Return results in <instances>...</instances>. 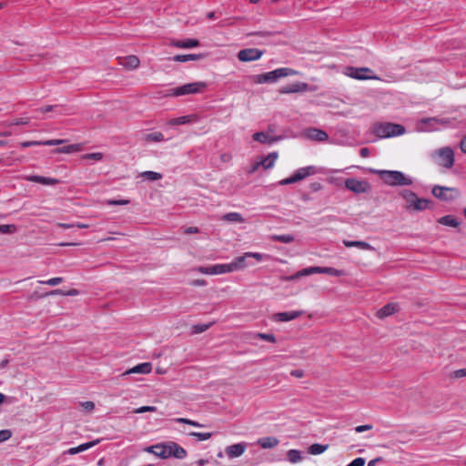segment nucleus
<instances>
[{"label":"nucleus","mask_w":466,"mask_h":466,"mask_svg":"<svg viewBox=\"0 0 466 466\" xmlns=\"http://www.w3.org/2000/svg\"><path fill=\"white\" fill-rule=\"evenodd\" d=\"M152 370V364L150 362L140 363L122 373V376L130 374H148Z\"/></svg>","instance_id":"20"},{"label":"nucleus","mask_w":466,"mask_h":466,"mask_svg":"<svg viewBox=\"0 0 466 466\" xmlns=\"http://www.w3.org/2000/svg\"><path fill=\"white\" fill-rule=\"evenodd\" d=\"M64 142H65V140H63V139H51V140L43 141L42 144L45 146H56V145H61Z\"/></svg>","instance_id":"54"},{"label":"nucleus","mask_w":466,"mask_h":466,"mask_svg":"<svg viewBox=\"0 0 466 466\" xmlns=\"http://www.w3.org/2000/svg\"><path fill=\"white\" fill-rule=\"evenodd\" d=\"M248 252H245L242 256L237 257L230 263H228L229 273L234 271L243 270L248 266H253V263L248 261L249 257H247Z\"/></svg>","instance_id":"12"},{"label":"nucleus","mask_w":466,"mask_h":466,"mask_svg":"<svg viewBox=\"0 0 466 466\" xmlns=\"http://www.w3.org/2000/svg\"><path fill=\"white\" fill-rule=\"evenodd\" d=\"M370 172L377 174L382 181L391 187L410 186L413 184L411 177L407 176L401 171L398 170H380L370 168Z\"/></svg>","instance_id":"1"},{"label":"nucleus","mask_w":466,"mask_h":466,"mask_svg":"<svg viewBox=\"0 0 466 466\" xmlns=\"http://www.w3.org/2000/svg\"><path fill=\"white\" fill-rule=\"evenodd\" d=\"M25 179L27 181L40 183V184L46 185V186H54V185H56L59 183V180L56 178L46 177L37 176V175H32V176L25 177Z\"/></svg>","instance_id":"23"},{"label":"nucleus","mask_w":466,"mask_h":466,"mask_svg":"<svg viewBox=\"0 0 466 466\" xmlns=\"http://www.w3.org/2000/svg\"><path fill=\"white\" fill-rule=\"evenodd\" d=\"M371 429H372V425L371 424H365V425L357 426L355 428V431L360 433V432H363L365 431H370Z\"/></svg>","instance_id":"56"},{"label":"nucleus","mask_w":466,"mask_h":466,"mask_svg":"<svg viewBox=\"0 0 466 466\" xmlns=\"http://www.w3.org/2000/svg\"><path fill=\"white\" fill-rule=\"evenodd\" d=\"M399 195L405 200V209L409 212H421L429 208L431 201L427 198H420L410 189H402Z\"/></svg>","instance_id":"2"},{"label":"nucleus","mask_w":466,"mask_h":466,"mask_svg":"<svg viewBox=\"0 0 466 466\" xmlns=\"http://www.w3.org/2000/svg\"><path fill=\"white\" fill-rule=\"evenodd\" d=\"M263 52L257 48H247L240 50L238 54V58L242 62H250L259 59Z\"/></svg>","instance_id":"13"},{"label":"nucleus","mask_w":466,"mask_h":466,"mask_svg":"<svg viewBox=\"0 0 466 466\" xmlns=\"http://www.w3.org/2000/svg\"><path fill=\"white\" fill-rule=\"evenodd\" d=\"M20 145L23 147H32V146H40L43 144L41 141H25V142H22Z\"/></svg>","instance_id":"57"},{"label":"nucleus","mask_w":466,"mask_h":466,"mask_svg":"<svg viewBox=\"0 0 466 466\" xmlns=\"http://www.w3.org/2000/svg\"><path fill=\"white\" fill-rule=\"evenodd\" d=\"M295 74V70L288 67H282L264 74L256 75L253 76V81L256 84L275 83L281 77L293 76Z\"/></svg>","instance_id":"4"},{"label":"nucleus","mask_w":466,"mask_h":466,"mask_svg":"<svg viewBox=\"0 0 466 466\" xmlns=\"http://www.w3.org/2000/svg\"><path fill=\"white\" fill-rule=\"evenodd\" d=\"M231 159H232V156L230 153H223L220 155V160L222 162L227 163V162H229Z\"/></svg>","instance_id":"60"},{"label":"nucleus","mask_w":466,"mask_h":466,"mask_svg":"<svg viewBox=\"0 0 466 466\" xmlns=\"http://www.w3.org/2000/svg\"><path fill=\"white\" fill-rule=\"evenodd\" d=\"M176 421L178 423L188 424V425H191V426L197 427V428L204 427L203 424H201L196 420H192L186 419V418H177V419H176Z\"/></svg>","instance_id":"43"},{"label":"nucleus","mask_w":466,"mask_h":466,"mask_svg":"<svg viewBox=\"0 0 466 466\" xmlns=\"http://www.w3.org/2000/svg\"><path fill=\"white\" fill-rule=\"evenodd\" d=\"M58 106H46L45 107H41V108H38L36 110V112H40V113H46V112H50L52 110H54L55 108H57Z\"/></svg>","instance_id":"59"},{"label":"nucleus","mask_w":466,"mask_h":466,"mask_svg":"<svg viewBox=\"0 0 466 466\" xmlns=\"http://www.w3.org/2000/svg\"><path fill=\"white\" fill-rule=\"evenodd\" d=\"M157 408L154 406H142L137 410H135V413H144L147 411H156Z\"/></svg>","instance_id":"52"},{"label":"nucleus","mask_w":466,"mask_h":466,"mask_svg":"<svg viewBox=\"0 0 466 466\" xmlns=\"http://www.w3.org/2000/svg\"><path fill=\"white\" fill-rule=\"evenodd\" d=\"M78 150H79L78 145H69L67 147L57 149L56 152L68 154V153H72V152L78 151Z\"/></svg>","instance_id":"45"},{"label":"nucleus","mask_w":466,"mask_h":466,"mask_svg":"<svg viewBox=\"0 0 466 466\" xmlns=\"http://www.w3.org/2000/svg\"><path fill=\"white\" fill-rule=\"evenodd\" d=\"M319 267H309V268H306L302 269V273L304 274V277L311 275V274H317V273L319 274Z\"/></svg>","instance_id":"51"},{"label":"nucleus","mask_w":466,"mask_h":466,"mask_svg":"<svg viewBox=\"0 0 466 466\" xmlns=\"http://www.w3.org/2000/svg\"><path fill=\"white\" fill-rule=\"evenodd\" d=\"M207 86V83L203 81L188 83L170 89L168 96H181L186 95L200 94L206 90Z\"/></svg>","instance_id":"6"},{"label":"nucleus","mask_w":466,"mask_h":466,"mask_svg":"<svg viewBox=\"0 0 466 466\" xmlns=\"http://www.w3.org/2000/svg\"><path fill=\"white\" fill-rule=\"evenodd\" d=\"M98 442H99V440H96V441H89V442H86V443L80 444V445H78L76 447H73V448L68 449L66 451V453L70 454V455L77 454L79 452L85 451L94 447Z\"/></svg>","instance_id":"25"},{"label":"nucleus","mask_w":466,"mask_h":466,"mask_svg":"<svg viewBox=\"0 0 466 466\" xmlns=\"http://www.w3.org/2000/svg\"><path fill=\"white\" fill-rule=\"evenodd\" d=\"M328 447H329L328 445L314 443L309 446V453L312 455H319V454H321L324 451H326Z\"/></svg>","instance_id":"38"},{"label":"nucleus","mask_w":466,"mask_h":466,"mask_svg":"<svg viewBox=\"0 0 466 466\" xmlns=\"http://www.w3.org/2000/svg\"><path fill=\"white\" fill-rule=\"evenodd\" d=\"M314 88H312L309 84L304 82H295L292 84H289L284 87H282L279 90L280 94H292V93H304L309 91H313Z\"/></svg>","instance_id":"11"},{"label":"nucleus","mask_w":466,"mask_h":466,"mask_svg":"<svg viewBox=\"0 0 466 466\" xmlns=\"http://www.w3.org/2000/svg\"><path fill=\"white\" fill-rule=\"evenodd\" d=\"M129 202L130 201L128 199H120V200L109 199L106 201V204L109 206H125V205L129 204Z\"/></svg>","instance_id":"48"},{"label":"nucleus","mask_w":466,"mask_h":466,"mask_svg":"<svg viewBox=\"0 0 466 466\" xmlns=\"http://www.w3.org/2000/svg\"><path fill=\"white\" fill-rule=\"evenodd\" d=\"M222 219L225 221H228V222H235V223H243L244 222L243 217L241 216V214H239L238 212L227 213L223 216Z\"/></svg>","instance_id":"34"},{"label":"nucleus","mask_w":466,"mask_h":466,"mask_svg":"<svg viewBox=\"0 0 466 466\" xmlns=\"http://www.w3.org/2000/svg\"><path fill=\"white\" fill-rule=\"evenodd\" d=\"M199 42L197 39H187V40H177L172 42V46L178 48H192L198 46Z\"/></svg>","instance_id":"29"},{"label":"nucleus","mask_w":466,"mask_h":466,"mask_svg":"<svg viewBox=\"0 0 466 466\" xmlns=\"http://www.w3.org/2000/svg\"><path fill=\"white\" fill-rule=\"evenodd\" d=\"M17 231V227L14 224H4L0 225V233L2 234H13Z\"/></svg>","instance_id":"40"},{"label":"nucleus","mask_w":466,"mask_h":466,"mask_svg":"<svg viewBox=\"0 0 466 466\" xmlns=\"http://www.w3.org/2000/svg\"><path fill=\"white\" fill-rule=\"evenodd\" d=\"M438 222L443 226L457 228L460 226V221L451 215H447L440 218Z\"/></svg>","instance_id":"31"},{"label":"nucleus","mask_w":466,"mask_h":466,"mask_svg":"<svg viewBox=\"0 0 466 466\" xmlns=\"http://www.w3.org/2000/svg\"><path fill=\"white\" fill-rule=\"evenodd\" d=\"M425 122L440 124L443 127L447 126L450 123V121L448 119L436 118V117L428 118L427 120H425Z\"/></svg>","instance_id":"49"},{"label":"nucleus","mask_w":466,"mask_h":466,"mask_svg":"<svg viewBox=\"0 0 466 466\" xmlns=\"http://www.w3.org/2000/svg\"><path fill=\"white\" fill-rule=\"evenodd\" d=\"M146 451L161 459L171 457L170 450L167 448V442L149 446L146 449Z\"/></svg>","instance_id":"15"},{"label":"nucleus","mask_w":466,"mask_h":466,"mask_svg":"<svg viewBox=\"0 0 466 466\" xmlns=\"http://www.w3.org/2000/svg\"><path fill=\"white\" fill-rule=\"evenodd\" d=\"M196 270L201 274L206 275H221L229 273V268L228 264H216L209 267H198Z\"/></svg>","instance_id":"10"},{"label":"nucleus","mask_w":466,"mask_h":466,"mask_svg":"<svg viewBox=\"0 0 466 466\" xmlns=\"http://www.w3.org/2000/svg\"><path fill=\"white\" fill-rule=\"evenodd\" d=\"M288 460L291 463H297L302 460L301 453L298 450H289L288 451Z\"/></svg>","instance_id":"39"},{"label":"nucleus","mask_w":466,"mask_h":466,"mask_svg":"<svg viewBox=\"0 0 466 466\" xmlns=\"http://www.w3.org/2000/svg\"><path fill=\"white\" fill-rule=\"evenodd\" d=\"M466 376V369H461L455 371V377L461 378Z\"/></svg>","instance_id":"63"},{"label":"nucleus","mask_w":466,"mask_h":466,"mask_svg":"<svg viewBox=\"0 0 466 466\" xmlns=\"http://www.w3.org/2000/svg\"><path fill=\"white\" fill-rule=\"evenodd\" d=\"M365 460L363 458H356L351 462H350L347 466H364Z\"/></svg>","instance_id":"55"},{"label":"nucleus","mask_w":466,"mask_h":466,"mask_svg":"<svg viewBox=\"0 0 466 466\" xmlns=\"http://www.w3.org/2000/svg\"><path fill=\"white\" fill-rule=\"evenodd\" d=\"M198 119L199 118H198V115H187V116L176 117V118H171L166 124L167 126L186 125V124L196 123L198 121Z\"/></svg>","instance_id":"21"},{"label":"nucleus","mask_w":466,"mask_h":466,"mask_svg":"<svg viewBox=\"0 0 466 466\" xmlns=\"http://www.w3.org/2000/svg\"><path fill=\"white\" fill-rule=\"evenodd\" d=\"M396 311H397V305L389 303L378 310L377 316L380 319H383V318L392 315Z\"/></svg>","instance_id":"28"},{"label":"nucleus","mask_w":466,"mask_h":466,"mask_svg":"<svg viewBox=\"0 0 466 466\" xmlns=\"http://www.w3.org/2000/svg\"><path fill=\"white\" fill-rule=\"evenodd\" d=\"M141 177H143L148 180H151V181H156V180L162 178V175L160 173L155 172V171H145L141 174Z\"/></svg>","instance_id":"41"},{"label":"nucleus","mask_w":466,"mask_h":466,"mask_svg":"<svg viewBox=\"0 0 466 466\" xmlns=\"http://www.w3.org/2000/svg\"><path fill=\"white\" fill-rule=\"evenodd\" d=\"M199 229L197 227H188L184 229L185 234L198 233Z\"/></svg>","instance_id":"62"},{"label":"nucleus","mask_w":466,"mask_h":466,"mask_svg":"<svg viewBox=\"0 0 466 466\" xmlns=\"http://www.w3.org/2000/svg\"><path fill=\"white\" fill-rule=\"evenodd\" d=\"M319 274H328L330 276L340 277L344 276L345 272L341 269H337L329 267H319Z\"/></svg>","instance_id":"33"},{"label":"nucleus","mask_w":466,"mask_h":466,"mask_svg":"<svg viewBox=\"0 0 466 466\" xmlns=\"http://www.w3.org/2000/svg\"><path fill=\"white\" fill-rule=\"evenodd\" d=\"M461 149L466 154V136L461 141Z\"/></svg>","instance_id":"64"},{"label":"nucleus","mask_w":466,"mask_h":466,"mask_svg":"<svg viewBox=\"0 0 466 466\" xmlns=\"http://www.w3.org/2000/svg\"><path fill=\"white\" fill-rule=\"evenodd\" d=\"M247 450V444L244 442L236 443L230 446H228L225 450L227 456L229 459H234L240 457L244 454Z\"/></svg>","instance_id":"17"},{"label":"nucleus","mask_w":466,"mask_h":466,"mask_svg":"<svg viewBox=\"0 0 466 466\" xmlns=\"http://www.w3.org/2000/svg\"><path fill=\"white\" fill-rule=\"evenodd\" d=\"M305 137L310 140L325 142L329 139V135L319 128L310 127L305 130Z\"/></svg>","instance_id":"16"},{"label":"nucleus","mask_w":466,"mask_h":466,"mask_svg":"<svg viewBox=\"0 0 466 466\" xmlns=\"http://www.w3.org/2000/svg\"><path fill=\"white\" fill-rule=\"evenodd\" d=\"M303 314L302 310H292L287 312H279L273 316V319L276 321L287 322L293 320Z\"/></svg>","instance_id":"19"},{"label":"nucleus","mask_w":466,"mask_h":466,"mask_svg":"<svg viewBox=\"0 0 466 466\" xmlns=\"http://www.w3.org/2000/svg\"><path fill=\"white\" fill-rule=\"evenodd\" d=\"M118 64L127 70H134L139 66L140 61L136 56L117 57Z\"/></svg>","instance_id":"18"},{"label":"nucleus","mask_w":466,"mask_h":466,"mask_svg":"<svg viewBox=\"0 0 466 466\" xmlns=\"http://www.w3.org/2000/svg\"><path fill=\"white\" fill-rule=\"evenodd\" d=\"M279 155L277 152L269 153L266 157L261 158L260 163L265 169H268L274 167Z\"/></svg>","instance_id":"30"},{"label":"nucleus","mask_w":466,"mask_h":466,"mask_svg":"<svg viewBox=\"0 0 466 466\" xmlns=\"http://www.w3.org/2000/svg\"><path fill=\"white\" fill-rule=\"evenodd\" d=\"M247 257H249V258H255L258 262L262 261L264 258H268V255L258 252H248Z\"/></svg>","instance_id":"47"},{"label":"nucleus","mask_w":466,"mask_h":466,"mask_svg":"<svg viewBox=\"0 0 466 466\" xmlns=\"http://www.w3.org/2000/svg\"><path fill=\"white\" fill-rule=\"evenodd\" d=\"M279 443L276 437H263L258 440V444L263 449H272Z\"/></svg>","instance_id":"26"},{"label":"nucleus","mask_w":466,"mask_h":466,"mask_svg":"<svg viewBox=\"0 0 466 466\" xmlns=\"http://www.w3.org/2000/svg\"><path fill=\"white\" fill-rule=\"evenodd\" d=\"M62 281H63L62 278L56 277V278L49 279L47 280H40L39 283L46 284L48 286H56L58 284H60Z\"/></svg>","instance_id":"46"},{"label":"nucleus","mask_w":466,"mask_h":466,"mask_svg":"<svg viewBox=\"0 0 466 466\" xmlns=\"http://www.w3.org/2000/svg\"><path fill=\"white\" fill-rule=\"evenodd\" d=\"M29 123V118H18L15 119L10 123H8V126H19V125H27Z\"/></svg>","instance_id":"53"},{"label":"nucleus","mask_w":466,"mask_h":466,"mask_svg":"<svg viewBox=\"0 0 466 466\" xmlns=\"http://www.w3.org/2000/svg\"><path fill=\"white\" fill-rule=\"evenodd\" d=\"M82 407L86 410H93L95 409V403L93 401H85L82 402Z\"/></svg>","instance_id":"58"},{"label":"nucleus","mask_w":466,"mask_h":466,"mask_svg":"<svg viewBox=\"0 0 466 466\" xmlns=\"http://www.w3.org/2000/svg\"><path fill=\"white\" fill-rule=\"evenodd\" d=\"M370 72H371V70L368 67H360V68L348 67L347 68V75L352 78L359 79V80L377 79L376 76L368 75V73H370Z\"/></svg>","instance_id":"14"},{"label":"nucleus","mask_w":466,"mask_h":466,"mask_svg":"<svg viewBox=\"0 0 466 466\" xmlns=\"http://www.w3.org/2000/svg\"><path fill=\"white\" fill-rule=\"evenodd\" d=\"M343 244L347 248H358L363 250H374V248L365 241H350V240H343Z\"/></svg>","instance_id":"27"},{"label":"nucleus","mask_w":466,"mask_h":466,"mask_svg":"<svg viewBox=\"0 0 466 466\" xmlns=\"http://www.w3.org/2000/svg\"><path fill=\"white\" fill-rule=\"evenodd\" d=\"M144 140L146 142H162L165 140V137L161 132L157 131L145 135Z\"/></svg>","instance_id":"36"},{"label":"nucleus","mask_w":466,"mask_h":466,"mask_svg":"<svg viewBox=\"0 0 466 466\" xmlns=\"http://www.w3.org/2000/svg\"><path fill=\"white\" fill-rule=\"evenodd\" d=\"M405 131L403 126L393 123H377L373 127L374 134L381 138L401 136Z\"/></svg>","instance_id":"5"},{"label":"nucleus","mask_w":466,"mask_h":466,"mask_svg":"<svg viewBox=\"0 0 466 466\" xmlns=\"http://www.w3.org/2000/svg\"><path fill=\"white\" fill-rule=\"evenodd\" d=\"M272 240L279 241L281 243H291L294 241V236L291 234H283V235H272L270 237Z\"/></svg>","instance_id":"37"},{"label":"nucleus","mask_w":466,"mask_h":466,"mask_svg":"<svg viewBox=\"0 0 466 466\" xmlns=\"http://www.w3.org/2000/svg\"><path fill=\"white\" fill-rule=\"evenodd\" d=\"M259 338L263 340L275 343L276 342V337L273 334L270 333H259V332H253L248 334V339L249 340H252L254 339Z\"/></svg>","instance_id":"32"},{"label":"nucleus","mask_w":466,"mask_h":466,"mask_svg":"<svg viewBox=\"0 0 466 466\" xmlns=\"http://www.w3.org/2000/svg\"><path fill=\"white\" fill-rule=\"evenodd\" d=\"M12 437V431L10 430L0 431V443L9 440Z\"/></svg>","instance_id":"50"},{"label":"nucleus","mask_w":466,"mask_h":466,"mask_svg":"<svg viewBox=\"0 0 466 466\" xmlns=\"http://www.w3.org/2000/svg\"><path fill=\"white\" fill-rule=\"evenodd\" d=\"M167 448L170 450L171 457L184 459L187 456L186 450L174 441H167Z\"/></svg>","instance_id":"24"},{"label":"nucleus","mask_w":466,"mask_h":466,"mask_svg":"<svg viewBox=\"0 0 466 466\" xmlns=\"http://www.w3.org/2000/svg\"><path fill=\"white\" fill-rule=\"evenodd\" d=\"M190 436L196 437L198 441H203L211 438L212 434L210 432H195L192 431L189 433Z\"/></svg>","instance_id":"44"},{"label":"nucleus","mask_w":466,"mask_h":466,"mask_svg":"<svg viewBox=\"0 0 466 466\" xmlns=\"http://www.w3.org/2000/svg\"><path fill=\"white\" fill-rule=\"evenodd\" d=\"M432 195L442 201H451L461 197V191L456 187L436 185L431 189Z\"/></svg>","instance_id":"8"},{"label":"nucleus","mask_w":466,"mask_h":466,"mask_svg":"<svg viewBox=\"0 0 466 466\" xmlns=\"http://www.w3.org/2000/svg\"><path fill=\"white\" fill-rule=\"evenodd\" d=\"M320 172L319 168L316 166H308L304 167H300L297 169L292 176L289 177L284 178L279 182L281 186H286L293 183H297L301 181L308 177L319 174Z\"/></svg>","instance_id":"7"},{"label":"nucleus","mask_w":466,"mask_h":466,"mask_svg":"<svg viewBox=\"0 0 466 466\" xmlns=\"http://www.w3.org/2000/svg\"><path fill=\"white\" fill-rule=\"evenodd\" d=\"M253 139L262 144H273L281 140V137H274L269 133L266 132H257L253 135Z\"/></svg>","instance_id":"22"},{"label":"nucleus","mask_w":466,"mask_h":466,"mask_svg":"<svg viewBox=\"0 0 466 466\" xmlns=\"http://www.w3.org/2000/svg\"><path fill=\"white\" fill-rule=\"evenodd\" d=\"M432 161L446 169H451L454 166V151L451 147H443L431 153Z\"/></svg>","instance_id":"3"},{"label":"nucleus","mask_w":466,"mask_h":466,"mask_svg":"<svg viewBox=\"0 0 466 466\" xmlns=\"http://www.w3.org/2000/svg\"><path fill=\"white\" fill-rule=\"evenodd\" d=\"M290 375L295 378H302L304 376V371L302 370H291Z\"/></svg>","instance_id":"61"},{"label":"nucleus","mask_w":466,"mask_h":466,"mask_svg":"<svg viewBox=\"0 0 466 466\" xmlns=\"http://www.w3.org/2000/svg\"><path fill=\"white\" fill-rule=\"evenodd\" d=\"M202 57V55H194V54H189V55H177L175 56L172 60L173 61H176V62H181V63H184V62H187V61H191V60H198Z\"/></svg>","instance_id":"35"},{"label":"nucleus","mask_w":466,"mask_h":466,"mask_svg":"<svg viewBox=\"0 0 466 466\" xmlns=\"http://www.w3.org/2000/svg\"><path fill=\"white\" fill-rule=\"evenodd\" d=\"M345 187L347 189L355 194L366 193L370 188V186L367 181L360 180L354 177L347 178L345 180Z\"/></svg>","instance_id":"9"},{"label":"nucleus","mask_w":466,"mask_h":466,"mask_svg":"<svg viewBox=\"0 0 466 466\" xmlns=\"http://www.w3.org/2000/svg\"><path fill=\"white\" fill-rule=\"evenodd\" d=\"M85 160L100 161L103 158V154L100 152L88 153L82 156Z\"/></svg>","instance_id":"42"}]
</instances>
